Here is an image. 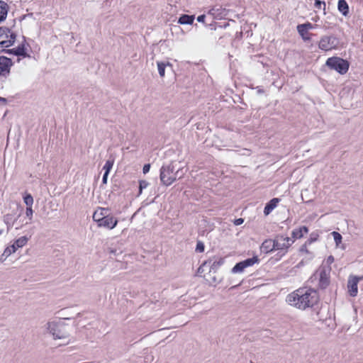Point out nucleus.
<instances>
[{
  "label": "nucleus",
  "mask_w": 363,
  "mask_h": 363,
  "mask_svg": "<svg viewBox=\"0 0 363 363\" xmlns=\"http://www.w3.org/2000/svg\"><path fill=\"white\" fill-rule=\"evenodd\" d=\"M13 63L12 60L6 56H0V77H7L11 72Z\"/></svg>",
  "instance_id": "6e6552de"
},
{
  "label": "nucleus",
  "mask_w": 363,
  "mask_h": 363,
  "mask_svg": "<svg viewBox=\"0 0 363 363\" xmlns=\"http://www.w3.org/2000/svg\"><path fill=\"white\" fill-rule=\"evenodd\" d=\"M110 254L111 255H117V250H110Z\"/></svg>",
  "instance_id": "8fccbe9b"
},
{
  "label": "nucleus",
  "mask_w": 363,
  "mask_h": 363,
  "mask_svg": "<svg viewBox=\"0 0 363 363\" xmlns=\"http://www.w3.org/2000/svg\"><path fill=\"white\" fill-rule=\"evenodd\" d=\"M206 261H211L210 264H208L209 267L208 275L211 276V273L216 274L218 269L225 263L224 257H219L218 259L210 258Z\"/></svg>",
  "instance_id": "f8f14e48"
},
{
  "label": "nucleus",
  "mask_w": 363,
  "mask_h": 363,
  "mask_svg": "<svg viewBox=\"0 0 363 363\" xmlns=\"http://www.w3.org/2000/svg\"><path fill=\"white\" fill-rule=\"evenodd\" d=\"M23 201L27 207L32 206L33 203V198L30 194L26 193L23 196Z\"/></svg>",
  "instance_id": "cd10ccee"
},
{
  "label": "nucleus",
  "mask_w": 363,
  "mask_h": 363,
  "mask_svg": "<svg viewBox=\"0 0 363 363\" xmlns=\"http://www.w3.org/2000/svg\"><path fill=\"white\" fill-rule=\"evenodd\" d=\"M325 65L340 74H346L350 67V63L347 60L335 56L328 58Z\"/></svg>",
  "instance_id": "f03ea898"
},
{
  "label": "nucleus",
  "mask_w": 363,
  "mask_h": 363,
  "mask_svg": "<svg viewBox=\"0 0 363 363\" xmlns=\"http://www.w3.org/2000/svg\"><path fill=\"white\" fill-rule=\"evenodd\" d=\"M176 167L173 162L167 165H163L160 168V181L164 186H169L175 182V177H173Z\"/></svg>",
  "instance_id": "20e7f679"
},
{
  "label": "nucleus",
  "mask_w": 363,
  "mask_h": 363,
  "mask_svg": "<svg viewBox=\"0 0 363 363\" xmlns=\"http://www.w3.org/2000/svg\"><path fill=\"white\" fill-rule=\"evenodd\" d=\"M205 19H206V15L205 14L200 15V16H199L197 17V21L199 23H204L205 22Z\"/></svg>",
  "instance_id": "37998d69"
},
{
  "label": "nucleus",
  "mask_w": 363,
  "mask_h": 363,
  "mask_svg": "<svg viewBox=\"0 0 363 363\" xmlns=\"http://www.w3.org/2000/svg\"><path fill=\"white\" fill-rule=\"evenodd\" d=\"M9 40H2L0 43V46L2 48H9L12 46L16 40V34L15 33L11 32L9 34Z\"/></svg>",
  "instance_id": "aec40b11"
},
{
  "label": "nucleus",
  "mask_w": 363,
  "mask_h": 363,
  "mask_svg": "<svg viewBox=\"0 0 363 363\" xmlns=\"http://www.w3.org/2000/svg\"><path fill=\"white\" fill-rule=\"evenodd\" d=\"M186 170H184V167H178L175 169L173 177H175V181L182 179L185 174Z\"/></svg>",
  "instance_id": "bb28decb"
},
{
  "label": "nucleus",
  "mask_w": 363,
  "mask_h": 363,
  "mask_svg": "<svg viewBox=\"0 0 363 363\" xmlns=\"http://www.w3.org/2000/svg\"><path fill=\"white\" fill-rule=\"evenodd\" d=\"M208 26L209 27V28L211 30H216V24L215 22H211V23H209L208 25Z\"/></svg>",
  "instance_id": "a18cd8bd"
},
{
  "label": "nucleus",
  "mask_w": 363,
  "mask_h": 363,
  "mask_svg": "<svg viewBox=\"0 0 363 363\" xmlns=\"http://www.w3.org/2000/svg\"><path fill=\"white\" fill-rule=\"evenodd\" d=\"M245 267L247 268L248 267H251L255 264H258L259 262V259L257 255L253 256L251 258H247L242 261Z\"/></svg>",
  "instance_id": "393cba45"
},
{
  "label": "nucleus",
  "mask_w": 363,
  "mask_h": 363,
  "mask_svg": "<svg viewBox=\"0 0 363 363\" xmlns=\"http://www.w3.org/2000/svg\"><path fill=\"white\" fill-rule=\"evenodd\" d=\"M337 8L343 16H347L349 13V6L345 0H339Z\"/></svg>",
  "instance_id": "412c9836"
},
{
  "label": "nucleus",
  "mask_w": 363,
  "mask_h": 363,
  "mask_svg": "<svg viewBox=\"0 0 363 363\" xmlns=\"http://www.w3.org/2000/svg\"><path fill=\"white\" fill-rule=\"evenodd\" d=\"M330 268L323 267L320 269L318 286L321 289H325L330 284Z\"/></svg>",
  "instance_id": "1a4fd4ad"
},
{
  "label": "nucleus",
  "mask_w": 363,
  "mask_h": 363,
  "mask_svg": "<svg viewBox=\"0 0 363 363\" xmlns=\"http://www.w3.org/2000/svg\"><path fill=\"white\" fill-rule=\"evenodd\" d=\"M286 301L299 309L313 307L319 301V295L316 290L303 288L289 294Z\"/></svg>",
  "instance_id": "f257e3e1"
},
{
  "label": "nucleus",
  "mask_w": 363,
  "mask_h": 363,
  "mask_svg": "<svg viewBox=\"0 0 363 363\" xmlns=\"http://www.w3.org/2000/svg\"><path fill=\"white\" fill-rule=\"evenodd\" d=\"M314 6L315 8L320 9L321 6H323V9L325 8V3L323 1L315 0Z\"/></svg>",
  "instance_id": "e433bc0d"
},
{
  "label": "nucleus",
  "mask_w": 363,
  "mask_h": 363,
  "mask_svg": "<svg viewBox=\"0 0 363 363\" xmlns=\"http://www.w3.org/2000/svg\"><path fill=\"white\" fill-rule=\"evenodd\" d=\"M150 169V164H145L143 168V174H147Z\"/></svg>",
  "instance_id": "a19ab883"
},
{
  "label": "nucleus",
  "mask_w": 363,
  "mask_h": 363,
  "mask_svg": "<svg viewBox=\"0 0 363 363\" xmlns=\"http://www.w3.org/2000/svg\"><path fill=\"white\" fill-rule=\"evenodd\" d=\"M251 150H249V149H246V148H244V149H242L240 150V155H245V156H250L251 155Z\"/></svg>",
  "instance_id": "58836bf2"
},
{
  "label": "nucleus",
  "mask_w": 363,
  "mask_h": 363,
  "mask_svg": "<svg viewBox=\"0 0 363 363\" xmlns=\"http://www.w3.org/2000/svg\"><path fill=\"white\" fill-rule=\"evenodd\" d=\"M298 26H299L301 27H303V28L308 31L311 29L314 28L315 26H317V25H313L310 22H306V23H302V24H298Z\"/></svg>",
  "instance_id": "f704fd0d"
},
{
  "label": "nucleus",
  "mask_w": 363,
  "mask_h": 363,
  "mask_svg": "<svg viewBox=\"0 0 363 363\" xmlns=\"http://www.w3.org/2000/svg\"><path fill=\"white\" fill-rule=\"evenodd\" d=\"M228 25V23H226L224 25V27H226Z\"/></svg>",
  "instance_id": "6e6d98bb"
},
{
  "label": "nucleus",
  "mask_w": 363,
  "mask_h": 363,
  "mask_svg": "<svg viewBox=\"0 0 363 363\" xmlns=\"http://www.w3.org/2000/svg\"><path fill=\"white\" fill-rule=\"evenodd\" d=\"M228 11L221 6H213L211 8L208 14L213 16V18H222L227 16Z\"/></svg>",
  "instance_id": "ddd939ff"
},
{
  "label": "nucleus",
  "mask_w": 363,
  "mask_h": 363,
  "mask_svg": "<svg viewBox=\"0 0 363 363\" xmlns=\"http://www.w3.org/2000/svg\"><path fill=\"white\" fill-rule=\"evenodd\" d=\"M303 261H301V262H300L298 264L297 267H299L300 266H301V265H303Z\"/></svg>",
  "instance_id": "3c124183"
},
{
  "label": "nucleus",
  "mask_w": 363,
  "mask_h": 363,
  "mask_svg": "<svg viewBox=\"0 0 363 363\" xmlns=\"http://www.w3.org/2000/svg\"><path fill=\"white\" fill-rule=\"evenodd\" d=\"M66 325L60 322H50L48 323V330L55 339H66L69 337Z\"/></svg>",
  "instance_id": "7ed1b4c3"
},
{
  "label": "nucleus",
  "mask_w": 363,
  "mask_h": 363,
  "mask_svg": "<svg viewBox=\"0 0 363 363\" xmlns=\"http://www.w3.org/2000/svg\"><path fill=\"white\" fill-rule=\"evenodd\" d=\"M327 262L329 263V264H331L334 262V257L333 256L330 255L328 257L327 259Z\"/></svg>",
  "instance_id": "de8ad7c7"
},
{
  "label": "nucleus",
  "mask_w": 363,
  "mask_h": 363,
  "mask_svg": "<svg viewBox=\"0 0 363 363\" xmlns=\"http://www.w3.org/2000/svg\"><path fill=\"white\" fill-rule=\"evenodd\" d=\"M26 216L29 218V219L31 220L33 218V213L32 206H29V207L26 208Z\"/></svg>",
  "instance_id": "ea45409f"
},
{
  "label": "nucleus",
  "mask_w": 363,
  "mask_h": 363,
  "mask_svg": "<svg viewBox=\"0 0 363 363\" xmlns=\"http://www.w3.org/2000/svg\"><path fill=\"white\" fill-rule=\"evenodd\" d=\"M11 225H10V224H8L7 230H10V228H11Z\"/></svg>",
  "instance_id": "864d4df0"
},
{
  "label": "nucleus",
  "mask_w": 363,
  "mask_h": 363,
  "mask_svg": "<svg viewBox=\"0 0 363 363\" xmlns=\"http://www.w3.org/2000/svg\"><path fill=\"white\" fill-rule=\"evenodd\" d=\"M243 221H244V220L242 218H238V219L235 220L234 223L236 225H241L243 223Z\"/></svg>",
  "instance_id": "49530a36"
},
{
  "label": "nucleus",
  "mask_w": 363,
  "mask_h": 363,
  "mask_svg": "<svg viewBox=\"0 0 363 363\" xmlns=\"http://www.w3.org/2000/svg\"><path fill=\"white\" fill-rule=\"evenodd\" d=\"M209 279L208 280L211 284H216L220 282V280L217 279L215 276V274L211 273V276H209Z\"/></svg>",
  "instance_id": "4c0bfd02"
},
{
  "label": "nucleus",
  "mask_w": 363,
  "mask_h": 363,
  "mask_svg": "<svg viewBox=\"0 0 363 363\" xmlns=\"http://www.w3.org/2000/svg\"><path fill=\"white\" fill-rule=\"evenodd\" d=\"M108 173H104V175H103V177H102V184H106L107 183V181H108Z\"/></svg>",
  "instance_id": "c03bdc74"
},
{
  "label": "nucleus",
  "mask_w": 363,
  "mask_h": 363,
  "mask_svg": "<svg viewBox=\"0 0 363 363\" xmlns=\"http://www.w3.org/2000/svg\"><path fill=\"white\" fill-rule=\"evenodd\" d=\"M0 102L6 104L7 103V99L6 98L0 96Z\"/></svg>",
  "instance_id": "09e8293b"
},
{
  "label": "nucleus",
  "mask_w": 363,
  "mask_h": 363,
  "mask_svg": "<svg viewBox=\"0 0 363 363\" xmlns=\"http://www.w3.org/2000/svg\"><path fill=\"white\" fill-rule=\"evenodd\" d=\"M9 9V5L5 1L0 0V23L6 20Z\"/></svg>",
  "instance_id": "a211bd4d"
},
{
  "label": "nucleus",
  "mask_w": 363,
  "mask_h": 363,
  "mask_svg": "<svg viewBox=\"0 0 363 363\" xmlns=\"http://www.w3.org/2000/svg\"><path fill=\"white\" fill-rule=\"evenodd\" d=\"M246 267H245L242 261L239 262L235 264V265L232 268L231 272L233 274L242 272Z\"/></svg>",
  "instance_id": "a878e982"
},
{
  "label": "nucleus",
  "mask_w": 363,
  "mask_h": 363,
  "mask_svg": "<svg viewBox=\"0 0 363 363\" xmlns=\"http://www.w3.org/2000/svg\"><path fill=\"white\" fill-rule=\"evenodd\" d=\"M28 240L29 239L27 236H22L16 239L13 245L8 247H10L11 254L14 253L18 248L25 246L27 244Z\"/></svg>",
  "instance_id": "4468645a"
},
{
  "label": "nucleus",
  "mask_w": 363,
  "mask_h": 363,
  "mask_svg": "<svg viewBox=\"0 0 363 363\" xmlns=\"http://www.w3.org/2000/svg\"><path fill=\"white\" fill-rule=\"evenodd\" d=\"M157 65L159 74L161 77H164L166 67L167 66L172 67V65L169 62L166 63L164 62H157Z\"/></svg>",
  "instance_id": "b1692460"
},
{
  "label": "nucleus",
  "mask_w": 363,
  "mask_h": 363,
  "mask_svg": "<svg viewBox=\"0 0 363 363\" xmlns=\"http://www.w3.org/2000/svg\"><path fill=\"white\" fill-rule=\"evenodd\" d=\"M308 233V228L307 226H301L299 228L294 229L291 233V236L295 239H300L303 237L304 233Z\"/></svg>",
  "instance_id": "6ab92c4d"
},
{
  "label": "nucleus",
  "mask_w": 363,
  "mask_h": 363,
  "mask_svg": "<svg viewBox=\"0 0 363 363\" xmlns=\"http://www.w3.org/2000/svg\"><path fill=\"white\" fill-rule=\"evenodd\" d=\"M149 185V183L145 180H139V186H138V194L137 196H139L142 192L143 190Z\"/></svg>",
  "instance_id": "7c9ffc66"
},
{
  "label": "nucleus",
  "mask_w": 363,
  "mask_h": 363,
  "mask_svg": "<svg viewBox=\"0 0 363 363\" xmlns=\"http://www.w3.org/2000/svg\"><path fill=\"white\" fill-rule=\"evenodd\" d=\"M113 163H114L113 160H106V162L103 167V169L104 170L105 173H108V174L110 173V172L113 167Z\"/></svg>",
  "instance_id": "c85d7f7f"
},
{
  "label": "nucleus",
  "mask_w": 363,
  "mask_h": 363,
  "mask_svg": "<svg viewBox=\"0 0 363 363\" xmlns=\"http://www.w3.org/2000/svg\"><path fill=\"white\" fill-rule=\"evenodd\" d=\"M118 222V219L112 214L110 216H102L101 218L96 220V223L99 227H104L109 230L113 229L116 226Z\"/></svg>",
  "instance_id": "0eeeda50"
},
{
  "label": "nucleus",
  "mask_w": 363,
  "mask_h": 363,
  "mask_svg": "<svg viewBox=\"0 0 363 363\" xmlns=\"http://www.w3.org/2000/svg\"><path fill=\"white\" fill-rule=\"evenodd\" d=\"M318 238H319V233L317 231L313 232L310 234V238L306 241V243H308V245H311L313 242L317 241L318 240Z\"/></svg>",
  "instance_id": "c756f323"
},
{
  "label": "nucleus",
  "mask_w": 363,
  "mask_h": 363,
  "mask_svg": "<svg viewBox=\"0 0 363 363\" xmlns=\"http://www.w3.org/2000/svg\"><path fill=\"white\" fill-rule=\"evenodd\" d=\"M111 215L110 213V211L108 208H100L98 211H95L93 215V219L96 222V220H97L99 218H101L104 216H110Z\"/></svg>",
  "instance_id": "4be33fe9"
},
{
  "label": "nucleus",
  "mask_w": 363,
  "mask_h": 363,
  "mask_svg": "<svg viewBox=\"0 0 363 363\" xmlns=\"http://www.w3.org/2000/svg\"><path fill=\"white\" fill-rule=\"evenodd\" d=\"M1 52L9 55H13L18 57H27L29 55L26 52L24 43H21L18 47L12 49H3Z\"/></svg>",
  "instance_id": "9b49d317"
},
{
  "label": "nucleus",
  "mask_w": 363,
  "mask_h": 363,
  "mask_svg": "<svg viewBox=\"0 0 363 363\" xmlns=\"http://www.w3.org/2000/svg\"><path fill=\"white\" fill-rule=\"evenodd\" d=\"M340 45V40L335 35H323L318 43V48L324 51L337 49Z\"/></svg>",
  "instance_id": "39448f33"
},
{
  "label": "nucleus",
  "mask_w": 363,
  "mask_h": 363,
  "mask_svg": "<svg viewBox=\"0 0 363 363\" xmlns=\"http://www.w3.org/2000/svg\"><path fill=\"white\" fill-rule=\"evenodd\" d=\"M3 230H0V235L2 234Z\"/></svg>",
  "instance_id": "5fc2aeb1"
},
{
  "label": "nucleus",
  "mask_w": 363,
  "mask_h": 363,
  "mask_svg": "<svg viewBox=\"0 0 363 363\" xmlns=\"http://www.w3.org/2000/svg\"><path fill=\"white\" fill-rule=\"evenodd\" d=\"M204 250H205L204 243L201 240H198L196 242V249H195L196 252H203Z\"/></svg>",
  "instance_id": "72a5a7b5"
},
{
  "label": "nucleus",
  "mask_w": 363,
  "mask_h": 363,
  "mask_svg": "<svg viewBox=\"0 0 363 363\" xmlns=\"http://www.w3.org/2000/svg\"><path fill=\"white\" fill-rule=\"evenodd\" d=\"M257 92H258L259 94H262V93H264V90H263V89H259V90L257 91Z\"/></svg>",
  "instance_id": "603ef678"
},
{
  "label": "nucleus",
  "mask_w": 363,
  "mask_h": 363,
  "mask_svg": "<svg viewBox=\"0 0 363 363\" xmlns=\"http://www.w3.org/2000/svg\"><path fill=\"white\" fill-rule=\"evenodd\" d=\"M194 19V15L182 14L178 19V23L182 25H192Z\"/></svg>",
  "instance_id": "f3484780"
},
{
  "label": "nucleus",
  "mask_w": 363,
  "mask_h": 363,
  "mask_svg": "<svg viewBox=\"0 0 363 363\" xmlns=\"http://www.w3.org/2000/svg\"><path fill=\"white\" fill-rule=\"evenodd\" d=\"M273 242L275 250H280L278 254L280 255V257H282L286 253L288 248L294 241L289 237L277 235L275 238L273 239Z\"/></svg>",
  "instance_id": "423d86ee"
},
{
  "label": "nucleus",
  "mask_w": 363,
  "mask_h": 363,
  "mask_svg": "<svg viewBox=\"0 0 363 363\" xmlns=\"http://www.w3.org/2000/svg\"><path fill=\"white\" fill-rule=\"evenodd\" d=\"M261 251L265 253L271 252L275 250L273 240L268 239L265 240L261 245Z\"/></svg>",
  "instance_id": "dca6fc26"
},
{
  "label": "nucleus",
  "mask_w": 363,
  "mask_h": 363,
  "mask_svg": "<svg viewBox=\"0 0 363 363\" xmlns=\"http://www.w3.org/2000/svg\"><path fill=\"white\" fill-rule=\"evenodd\" d=\"M11 255V252L10 251V247H6L4 250V252L0 257V262H4L8 257H9Z\"/></svg>",
  "instance_id": "473e14b6"
},
{
  "label": "nucleus",
  "mask_w": 363,
  "mask_h": 363,
  "mask_svg": "<svg viewBox=\"0 0 363 363\" xmlns=\"http://www.w3.org/2000/svg\"><path fill=\"white\" fill-rule=\"evenodd\" d=\"M211 261H204L201 265L198 268L197 273L198 274H202L204 272L205 269L204 267H208V264H210Z\"/></svg>",
  "instance_id": "c9c22d12"
},
{
  "label": "nucleus",
  "mask_w": 363,
  "mask_h": 363,
  "mask_svg": "<svg viewBox=\"0 0 363 363\" xmlns=\"http://www.w3.org/2000/svg\"><path fill=\"white\" fill-rule=\"evenodd\" d=\"M281 199L279 198H273L268 201L264 208V214L268 216L277 206Z\"/></svg>",
  "instance_id": "2eb2a0df"
},
{
  "label": "nucleus",
  "mask_w": 363,
  "mask_h": 363,
  "mask_svg": "<svg viewBox=\"0 0 363 363\" xmlns=\"http://www.w3.org/2000/svg\"><path fill=\"white\" fill-rule=\"evenodd\" d=\"M363 279V277L350 276L347 281V288L349 294L351 296L354 297L357 294L358 282Z\"/></svg>",
  "instance_id": "9d476101"
},
{
  "label": "nucleus",
  "mask_w": 363,
  "mask_h": 363,
  "mask_svg": "<svg viewBox=\"0 0 363 363\" xmlns=\"http://www.w3.org/2000/svg\"><path fill=\"white\" fill-rule=\"evenodd\" d=\"M307 245H308V244L306 242L304 245H303L300 248V252L309 253V251L307 249Z\"/></svg>",
  "instance_id": "79ce46f5"
},
{
  "label": "nucleus",
  "mask_w": 363,
  "mask_h": 363,
  "mask_svg": "<svg viewBox=\"0 0 363 363\" xmlns=\"http://www.w3.org/2000/svg\"><path fill=\"white\" fill-rule=\"evenodd\" d=\"M296 28L298 34L301 35L303 40L307 41L311 40V34L308 33V30H305L303 27L297 26Z\"/></svg>",
  "instance_id": "5701e85b"
},
{
  "label": "nucleus",
  "mask_w": 363,
  "mask_h": 363,
  "mask_svg": "<svg viewBox=\"0 0 363 363\" xmlns=\"http://www.w3.org/2000/svg\"><path fill=\"white\" fill-rule=\"evenodd\" d=\"M331 235L333 237V239L335 242L336 245H339V244L342 242V236L340 233L336 231H333L331 233Z\"/></svg>",
  "instance_id": "2f4dec72"
}]
</instances>
